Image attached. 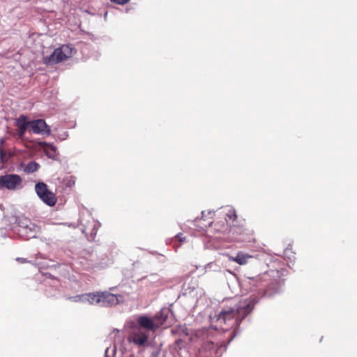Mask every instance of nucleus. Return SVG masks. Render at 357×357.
Instances as JSON below:
<instances>
[{"label": "nucleus", "mask_w": 357, "mask_h": 357, "mask_svg": "<svg viewBox=\"0 0 357 357\" xmlns=\"http://www.w3.org/2000/svg\"><path fill=\"white\" fill-rule=\"evenodd\" d=\"M182 332L185 336L188 335V330L187 328L184 327L183 328H182Z\"/></svg>", "instance_id": "obj_27"}, {"label": "nucleus", "mask_w": 357, "mask_h": 357, "mask_svg": "<svg viewBox=\"0 0 357 357\" xmlns=\"http://www.w3.org/2000/svg\"><path fill=\"white\" fill-rule=\"evenodd\" d=\"M116 352V347L115 345L112 349L107 347L105 349V357H113L114 356H115Z\"/></svg>", "instance_id": "obj_17"}, {"label": "nucleus", "mask_w": 357, "mask_h": 357, "mask_svg": "<svg viewBox=\"0 0 357 357\" xmlns=\"http://www.w3.org/2000/svg\"><path fill=\"white\" fill-rule=\"evenodd\" d=\"M181 342V340H177V341H176V342H177V343H178V342Z\"/></svg>", "instance_id": "obj_32"}, {"label": "nucleus", "mask_w": 357, "mask_h": 357, "mask_svg": "<svg viewBox=\"0 0 357 357\" xmlns=\"http://www.w3.org/2000/svg\"><path fill=\"white\" fill-rule=\"evenodd\" d=\"M29 131L33 134H40L43 135H50L51 133L50 127L46 124L43 119H37L31 121Z\"/></svg>", "instance_id": "obj_6"}, {"label": "nucleus", "mask_w": 357, "mask_h": 357, "mask_svg": "<svg viewBox=\"0 0 357 357\" xmlns=\"http://www.w3.org/2000/svg\"><path fill=\"white\" fill-rule=\"evenodd\" d=\"M16 126L20 128L18 135L20 137H23L29 128L30 130L31 121H28V119L24 115L20 116L15 121Z\"/></svg>", "instance_id": "obj_9"}, {"label": "nucleus", "mask_w": 357, "mask_h": 357, "mask_svg": "<svg viewBox=\"0 0 357 357\" xmlns=\"http://www.w3.org/2000/svg\"><path fill=\"white\" fill-rule=\"evenodd\" d=\"M183 290L185 291V294H188V293L191 294V293H193L194 291H196V293H197V291H198V289L196 288L195 286H193L192 288L191 287L186 288L185 284L183 286Z\"/></svg>", "instance_id": "obj_21"}, {"label": "nucleus", "mask_w": 357, "mask_h": 357, "mask_svg": "<svg viewBox=\"0 0 357 357\" xmlns=\"http://www.w3.org/2000/svg\"><path fill=\"white\" fill-rule=\"evenodd\" d=\"M215 264H213V263H209L206 265V268H211L213 266H214Z\"/></svg>", "instance_id": "obj_29"}, {"label": "nucleus", "mask_w": 357, "mask_h": 357, "mask_svg": "<svg viewBox=\"0 0 357 357\" xmlns=\"http://www.w3.org/2000/svg\"><path fill=\"white\" fill-rule=\"evenodd\" d=\"M227 216L229 219L235 220L237 218L236 211L234 209H230L229 212L227 213Z\"/></svg>", "instance_id": "obj_22"}, {"label": "nucleus", "mask_w": 357, "mask_h": 357, "mask_svg": "<svg viewBox=\"0 0 357 357\" xmlns=\"http://www.w3.org/2000/svg\"><path fill=\"white\" fill-rule=\"evenodd\" d=\"M49 146L50 148V150L47 151L46 155L50 158H54L56 155V148L53 145H50Z\"/></svg>", "instance_id": "obj_18"}, {"label": "nucleus", "mask_w": 357, "mask_h": 357, "mask_svg": "<svg viewBox=\"0 0 357 357\" xmlns=\"http://www.w3.org/2000/svg\"><path fill=\"white\" fill-rule=\"evenodd\" d=\"M169 314V309L163 308L161 309L158 313L155 314L153 317L154 320L157 324V327L159 328L160 326L163 324V323L167 319Z\"/></svg>", "instance_id": "obj_11"}, {"label": "nucleus", "mask_w": 357, "mask_h": 357, "mask_svg": "<svg viewBox=\"0 0 357 357\" xmlns=\"http://www.w3.org/2000/svg\"><path fill=\"white\" fill-rule=\"evenodd\" d=\"M39 198L49 206H54L56 202V197L55 195L50 190L45 192L43 197Z\"/></svg>", "instance_id": "obj_13"}, {"label": "nucleus", "mask_w": 357, "mask_h": 357, "mask_svg": "<svg viewBox=\"0 0 357 357\" xmlns=\"http://www.w3.org/2000/svg\"><path fill=\"white\" fill-rule=\"evenodd\" d=\"M100 292L84 294V303L100 305Z\"/></svg>", "instance_id": "obj_12"}, {"label": "nucleus", "mask_w": 357, "mask_h": 357, "mask_svg": "<svg viewBox=\"0 0 357 357\" xmlns=\"http://www.w3.org/2000/svg\"><path fill=\"white\" fill-rule=\"evenodd\" d=\"M248 280H249L250 284H253L254 285H256V286H258V284L261 282V277H259V276H257L256 278H249Z\"/></svg>", "instance_id": "obj_20"}, {"label": "nucleus", "mask_w": 357, "mask_h": 357, "mask_svg": "<svg viewBox=\"0 0 357 357\" xmlns=\"http://www.w3.org/2000/svg\"><path fill=\"white\" fill-rule=\"evenodd\" d=\"M22 178L15 174H5L0 176V189L15 190L22 187Z\"/></svg>", "instance_id": "obj_4"}, {"label": "nucleus", "mask_w": 357, "mask_h": 357, "mask_svg": "<svg viewBox=\"0 0 357 357\" xmlns=\"http://www.w3.org/2000/svg\"><path fill=\"white\" fill-rule=\"evenodd\" d=\"M175 238H176V240H178V241L182 242V241H184L185 237H183V234H178L175 236Z\"/></svg>", "instance_id": "obj_24"}, {"label": "nucleus", "mask_w": 357, "mask_h": 357, "mask_svg": "<svg viewBox=\"0 0 357 357\" xmlns=\"http://www.w3.org/2000/svg\"><path fill=\"white\" fill-rule=\"evenodd\" d=\"M204 217H205V211H202V218H203Z\"/></svg>", "instance_id": "obj_31"}, {"label": "nucleus", "mask_w": 357, "mask_h": 357, "mask_svg": "<svg viewBox=\"0 0 357 357\" xmlns=\"http://www.w3.org/2000/svg\"><path fill=\"white\" fill-rule=\"evenodd\" d=\"M252 257L249 255L244 254L243 252H238L236 257L232 258V260L240 265H244L248 262V259Z\"/></svg>", "instance_id": "obj_14"}, {"label": "nucleus", "mask_w": 357, "mask_h": 357, "mask_svg": "<svg viewBox=\"0 0 357 357\" xmlns=\"http://www.w3.org/2000/svg\"><path fill=\"white\" fill-rule=\"evenodd\" d=\"M6 142V139L2 137V138H0V147L3 149V145L4 144V143Z\"/></svg>", "instance_id": "obj_26"}, {"label": "nucleus", "mask_w": 357, "mask_h": 357, "mask_svg": "<svg viewBox=\"0 0 357 357\" xmlns=\"http://www.w3.org/2000/svg\"><path fill=\"white\" fill-rule=\"evenodd\" d=\"M113 333H119V330L116 329V328H114L113 330Z\"/></svg>", "instance_id": "obj_30"}, {"label": "nucleus", "mask_w": 357, "mask_h": 357, "mask_svg": "<svg viewBox=\"0 0 357 357\" xmlns=\"http://www.w3.org/2000/svg\"><path fill=\"white\" fill-rule=\"evenodd\" d=\"M17 260L22 263H25L26 261V259L25 258H17Z\"/></svg>", "instance_id": "obj_28"}, {"label": "nucleus", "mask_w": 357, "mask_h": 357, "mask_svg": "<svg viewBox=\"0 0 357 357\" xmlns=\"http://www.w3.org/2000/svg\"><path fill=\"white\" fill-rule=\"evenodd\" d=\"M100 306H112L119 303L123 299V296L120 294L116 295L107 291L100 292Z\"/></svg>", "instance_id": "obj_7"}, {"label": "nucleus", "mask_w": 357, "mask_h": 357, "mask_svg": "<svg viewBox=\"0 0 357 357\" xmlns=\"http://www.w3.org/2000/svg\"><path fill=\"white\" fill-rule=\"evenodd\" d=\"M137 323L140 326L146 330L155 331L158 328L154 318L150 319L146 316H141L137 319Z\"/></svg>", "instance_id": "obj_10"}, {"label": "nucleus", "mask_w": 357, "mask_h": 357, "mask_svg": "<svg viewBox=\"0 0 357 357\" xmlns=\"http://www.w3.org/2000/svg\"><path fill=\"white\" fill-rule=\"evenodd\" d=\"M18 233L20 236L25 239L36 238L40 232V228L30 219L25 217H19L17 219Z\"/></svg>", "instance_id": "obj_2"}, {"label": "nucleus", "mask_w": 357, "mask_h": 357, "mask_svg": "<svg viewBox=\"0 0 357 357\" xmlns=\"http://www.w3.org/2000/svg\"><path fill=\"white\" fill-rule=\"evenodd\" d=\"M39 167L40 165L38 163L35 161H31L24 167V172L27 174L33 173L36 172Z\"/></svg>", "instance_id": "obj_16"}, {"label": "nucleus", "mask_w": 357, "mask_h": 357, "mask_svg": "<svg viewBox=\"0 0 357 357\" xmlns=\"http://www.w3.org/2000/svg\"><path fill=\"white\" fill-rule=\"evenodd\" d=\"M149 340V335L146 332L137 329L132 333L129 337V341L139 347L146 345Z\"/></svg>", "instance_id": "obj_8"}, {"label": "nucleus", "mask_w": 357, "mask_h": 357, "mask_svg": "<svg viewBox=\"0 0 357 357\" xmlns=\"http://www.w3.org/2000/svg\"><path fill=\"white\" fill-rule=\"evenodd\" d=\"M48 190L47 185L43 182H38L35 185V191L38 197H43Z\"/></svg>", "instance_id": "obj_15"}, {"label": "nucleus", "mask_w": 357, "mask_h": 357, "mask_svg": "<svg viewBox=\"0 0 357 357\" xmlns=\"http://www.w3.org/2000/svg\"><path fill=\"white\" fill-rule=\"evenodd\" d=\"M5 155V152L3 151V149L0 147V160L1 162H3Z\"/></svg>", "instance_id": "obj_25"}, {"label": "nucleus", "mask_w": 357, "mask_h": 357, "mask_svg": "<svg viewBox=\"0 0 357 357\" xmlns=\"http://www.w3.org/2000/svg\"><path fill=\"white\" fill-rule=\"evenodd\" d=\"M80 225H82L81 230L83 234L87 236L89 240L94 239L96 236L97 231L100 227V223L98 221L92 220L87 225L83 223V220H80Z\"/></svg>", "instance_id": "obj_5"}, {"label": "nucleus", "mask_w": 357, "mask_h": 357, "mask_svg": "<svg viewBox=\"0 0 357 357\" xmlns=\"http://www.w3.org/2000/svg\"><path fill=\"white\" fill-rule=\"evenodd\" d=\"M130 0H110L111 2L116 3L119 5H123L128 3Z\"/></svg>", "instance_id": "obj_23"}, {"label": "nucleus", "mask_w": 357, "mask_h": 357, "mask_svg": "<svg viewBox=\"0 0 357 357\" xmlns=\"http://www.w3.org/2000/svg\"><path fill=\"white\" fill-rule=\"evenodd\" d=\"M74 52V49L68 45H63L56 48L49 56L44 58V63L47 65H53L70 57Z\"/></svg>", "instance_id": "obj_3"}, {"label": "nucleus", "mask_w": 357, "mask_h": 357, "mask_svg": "<svg viewBox=\"0 0 357 357\" xmlns=\"http://www.w3.org/2000/svg\"><path fill=\"white\" fill-rule=\"evenodd\" d=\"M255 298L252 296L239 301L234 306L223 308L216 316V322L223 331L234 328L233 335L229 342L236 335L240 323L252 312L256 303Z\"/></svg>", "instance_id": "obj_1"}, {"label": "nucleus", "mask_w": 357, "mask_h": 357, "mask_svg": "<svg viewBox=\"0 0 357 357\" xmlns=\"http://www.w3.org/2000/svg\"><path fill=\"white\" fill-rule=\"evenodd\" d=\"M69 300L72 301L73 302H81L84 303V294L81 295H77L75 296H70L68 298Z\"/></svg>", "instance_id": "obj_19"}]
</instances>
